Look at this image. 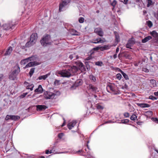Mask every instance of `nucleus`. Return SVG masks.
<instances>
[{
	"label": "nucleus",
	"mask_w": 158,
	"mask_h": 158,
	"mask_svg": "<svg viewBox=\"0 0 158 158\" xmlns=\"http://www.w3.org/2000/svg\"><path fill=\"white\" fill-rule=\"evenodd\" d=\"M14 70L10 73L9 78L10 80H14L16 79L17 76L20 72V69L19 65L17 64L14 67Z\"/></svg>",
	"instance_id": "1"
},
{
	"label": "nucleus",
	"mask_w": 158,
	"mask_h": 158,
	"mask_svg": "<svg viewBox=\"0 0 158 158\" xmlns=\"http://www.w3.org/2000/svg\"><path fill=\"white\" fill-rule=\"evenodd\" d=\"M40 41L42 45L44 47L51 45L52 42L50 36L48 34L44 35Z\"/></svg>",
	"instance_id": "2"
},
{
	"label": "nucleus",
	"mask_w": 158,
	"mask_h": 158,
	"mask_svg": "<svg viewBox=\"0 0 158 158\" xmlns=\"http://www.w3.org/2000/svg\"><path fill=\"white\" fill-rule=\"evenodd\" d=\"M107 90L108 92H110L114 94L119 93L118 91L115 86L111 84H109L107 86Z\"/></svg>",
	"instance_id": "3"
},
{
	"label": "nucleus",
	"mask_w": 158,
	"mask_h": 158,
	"mask_svg": "<svg viewBox=\"0 0 158 158\" xmlns=\"http://www.w3.org/2000/svg\"><path fill=\"white\" fill-rule=\"evenodd\" d=\"M69 3V0H62L59 5V11L61 12L65 9L66 6Z\"/></svg>",
	"instance_id": "4"
},
{
	"label": "nucleus",
	"mask_w": 158,
	"mask_h": 158,
	"mask_svg": "<svg viewBox=\"0 0 158 158\" xmlns=\"http://www.w3.org/2000/svg\"><path fill=\"white\" fill-rule=\"evenodd\" d=\"M56 95V94L49 91H46L44 94V96L46 99H53Z\"/></svg>",
	"instance_id": "5"
},
{
	"label": "nucleus",
	"mask_w": 158,
	"mask_h": 158,
	"mask_svg": "<svg viewBox=\"0 0 158 158\" xmlns=\"http://www.w3.org/2000/svg\"><path fill=\"white\" fill-rule=\"evenodd\" d=\"M15 24H12V22L4 24L3 25V27L4 29L6 30H9L10 29H13L14 28Z\"/></svg>",
	"instance_id": "6"
},
{
	"label": "nucleus",
	"mask_w": 158,
	"mask_h": 158,
	"mask_svg": "<svg viewBox=\"0 0 158 158\" xmlns=\"http://www.w3.org/2000/svg\"><path fill=\"white\" fill-rule=\"evenodd\" d=\"M20 118V117L18 115H7L5 118L6 120L11 119L12 120L16 121Z\"/></svg>",
	"instance_id": "7"
},
{
	"label": "nucleus",
	"mask_w": 158,
	"mask_h": 158,
	"mask_svg": "<svg viewBox=\"0 0 158 158\" xmlns=\"http://www.w3.org/2000/svg\"><path fill=\"white\" fill-rule=\"evenodd\" d=\"M58 74L61 75V77H69V72L68 70H66L58 72Z\"/></svg>",
	"instance_id": "8"
},
{
	"label": "nucleus",
	"mask_w": 158,
	"mask_h": 158,
	"mask_svg": "<svg viewBox=\"0 0 158 158\" xmlns=\"http://www.w3.org/2000/svg\"><path fill=\"white\" fill-rule=\"evenodd\" d=\"M34 57L32 56L25 59L22 60L21 61V64L22 65H24L28 63L29 61H33L34 60Z\"/></svg>",
	"instance_id": "9"
},
{
	"label": "nucleus",
	"mask_w": 158,
	"mask_h": 158,
	"mask_svg": "<svg viewBox=\"0 0 158 158\" xmlns=\"http://www.w3.org/2000/svg\"><path fill=\"white\" fill-rule=\"evenodd\" d=\"M40 64V63L36 62L35 61L31 62L27 64L26 66L24 67V69H26L30 67L34 66H36L39 65Z\"/></svg>",
	"instance_id": "10"
},
{
	"label": "nucleus",
	"mask_w": 158,
	"mask_h": 158,
	"mask_svg": "<svg viewBox=\"0 0 158 158\" xmlns=\"http://www.w3.org/2000/svg\"><path fill=\"white\" fill-rule=\"evenodd\" d=\"M106 41V40L103 38H99L93 40L92 42L94 44L103 43Z\"/></svg>",
	"instance_id": "11"
},
{
	"label": "nucleus",
	"mask_w": 158,
	"mask_h": 158,
	"mask_svg": "<svg viewBox=\"0 0 158 158\" xmlns=\"http://www.w3.org/2000/svg\"><path fill=\"white\" fill-rule=\"evenodd\" d=\"M151 35L155 38V42L158 45V33L155 31L151 32Z\"/></svg>",
	"instance_id": "12"
},
{
	"label": "nucleus",
	"mask_w": 158,
	"mask_h": 158,
	"mask_svg": "<svg viewBox=\"0 0 158 158\" xmlns=\"http://www.w3.org/2000/svg\"><path fill=\"white\" fill-rule=\"evenodd\" d=\"M94 32L100 36H102L103 35V32L102 29L100 28H97L95 29Z\"/></svg>",
	"instance_id": "13"
},
{
	"label": "nucleus",
	"mask_w": 158,
	"mask_h": 158,
	"mask_svg": "<svg viewBox=\"0 0 158 158\" xmlns=\"http://www.w3.org/2000/svg\"><path fill=\"white\" fill-rule=\"evenodd\" d=\"M37 38V35L36 33L32 34L30 36V40L33 43H35Z\"/></svg>",
	"instance_id": "14"
},
{
	"label": "nucleus",
	"mask_w": 158,
	"mask_h": 158,
	"mask_svg": "<svg viewBox=\"0 0 158 158\" xmlns=\"http://www.w3.org/2000/svg\"><path fill=\"white\" fill-rule=\"evenodd\" d=\"M36 110L37 111H41L45 110L47 108V107L43 105H38L36 106Z\"/></svg>",
	"instance_id": "15"
},
{
	"label": "nucleus",
	"mask_w": 158,
	"mask_h": 158,
	"mask_svg": "<svg viewBox=\"0 0 158 158\" xmlns=\"http://www.w3.org/2000/svg\"><path fill=\"white\" fill-rule=\"evenodd\" d=\"M96 107L97 109L102 110L104 108L105 105L102 103H99L96 105Z\"/></svg>",
	"instance_id": "16"
},
{
	"label": "nucleus",
	"mask_w": 158,
	"mask_h": 158,
	"mask_svg": "<svg viewBox=\"0 0 158 158\" xmlns=\"http://www.w3.org/2000/svg\"><path fill=\"white\" fill-rule=\"evenodd\" d=\"M43 91V89L42 85H39L38 88L35 90V92L38 94H41Z\"/></svg>",
	"instance_id": "17"
},
{
	"label": "nucleus",
	"mask_w": 158,
	"mask_h": 158,
	"mask_svg": "<svg viewBox=\"0 0 158 158\" xmlns=\"http://www.w3.org/2000/svg\"><path fill=\"white\" fill-rule=\"evenodd\" d=\"M134 43V40L133 39H131L129 40L127 43L126 44V47L128 48H131V47L133 44Z\"/></svg>",
	"instance_id": "18"
},
{
	"label": "nucleus",
	"mask_w": 158,
	"mask_h": 158,
	"mask_svg": "<svg viewBox=\"0 0 158 158\" xmlns=\"http://www.w3.org/2000/svg\"><path fill=\"white\" fill-rule=\"evenodd\" d=\"M82 84V82L80 80H77L75 83L71 87V89H75V87H77L79 85H81Z\"/></svg>",
	"instance_id": "19"
},
{
	"label": "nucleus",
	"mask_w": 158,
	"mask_h": 158,
	"mask_svg": "<svg viewBox=\"0 0 158 158\" xmlns=\"http://www.w3.org/2000/svg\"><path fill=\"white\" fill-rule=\"evenodd\" d=\"M50 75V73H49L45 75L40 76L38 78V79L39 80H45Z\"/></svg>",
	"instance_id": "20"
},
{
	"label": "nucleus",
	"mask_w": 158,
	"mask_h": 158,
	"mask_svg": "<svg viewBox=\"0 0 158 158\" xmlns=\"http://www.w3.org/2000/svg\"><path fill=\"white\" fill-rule=\"evenodd\" d=\"M136 104L138 106L141 108L148 107L150 106L147 103H137Z\"/></svg>",
	"instance_id": "21"
},
{
	"label": "nucleus",
	"mask_w": 158,
	"mask_h": 158,
	"mask_svg": "<svg viewBox=\"0 0 158 158\" xmlns=\"http://www.w3.org/2000/svg\"><path fill=\"white\" fill-rule=\"evenodd\" d=\"M13 50L12 48L11 47H9L7 49L6 53L4 54L5 56L9 55Z\"/></svg>",
	"instance_id": "22"
},
{
	"label": "nucleus",
	"mask_w": 158,
	"mask_h": 158,
	"mask_svg": "<svg viewBox=\"0 0 158 158\" xmlns=\"http://www.w3.org/2000/svg\"><path fill=\"white\" fill-rule=\"evenodd\" d=\"M152 39V37L151 36H148L145 37L144 39H143L142 40V42L143 43H145L148 40H151Z\"/></svg>",
	"instance_id": "23"
},
{
	"label": "nucleus",
	"mask_w": 158,
	"mask_h": 158,
	"mask_svg": "<svg viewBox=\"0 0 158 158\" xmlns=\"http://www.w3.org/2000/svg\"><path fill=\"white\" fill-rule=\"evenodd\" d=\"M70 31V34L73 35H80V33L74 30H72Z\"/></svg>",
	"instance_id": "24"
},
{
	"label": "nucleus",
	"mask_w": 158,
	"mask_h": 158,
	"mask_svg": "<svg viewBox=\"0 0 158 158\" xmlns=\"http://www.w3.org/2000/svg\"><path fill=\"white\" fill-rule=\"evenodd\" d=\"M150 85L152 87H155L156 86V81L152 79L150 80Z\"/></svg>",
	"instance_id": "25"
},
{
	"label": "nucleus",
	"mask_w": 158,
	"mask_h": 158,
	"mask_svg": "<svg viewBox=\"0 0 158 158\" xmlns=\"http://www.w3.org/2000/svg\"><path fill=\"white\" fill-rule=\"evenodd\" d=\"M77 122L75 120H73L71 123H70V130L72 129L75 126Z\"/></svg>",
	"instance_id": "26"
},
{
	"label": "nucleus",
	"mask_w": 158,
	"mask_h": 158,
	"mask_svg": "<svg viewBox=\"0 0 158 158\" xmlns=\"http://www.w3.org/2000/svg\"><path fill=\"white\" fill-rule=\"evenodd\" d=\"M152 112L151 111H146L145 113V115L147 117H150L152 115Z\"/></svg>",
	"instance_id": "27"
},
{
	"label": "nucleus",
	"mask_w": 158,
	"mask_h": 158,
	"mask_svg": "<svg viewBox=\"0 0 158 158\" xmlns=\"http://www.w3.org/2000/svg\"><path fill=\"white\" fill-rule=\"evenodd\" d=\"M89 89H91L94 92H96L97 89V88L96 87L91 85H89Z\"/></svg>",
	"instance_id": "28"
},
{
	"label": "nucleus",
	"mask_w": 158,
	"mask_h": 158,
	"mask_svg": "<svg viewBox=\"0 0 158 158\" xmlns=\"http://www.w3.org/2000/svg\"><path fill=\"white\" fill-rule=\"evenodd\" d=\"M71 70L73 73L76 72L78 70V68L76 66L74 65L71 67Z\"/></svg>",
	"instance_id": "29"
},
{
	"label": "nucleus",
	"mask_w": 158,
	"mask_h": 158,
	"mask_svg": "<svg viewBox=\"0 0 158 158\" xmlns=\"http://www.w3.org/2000/svg\"><path fill=\"white\" fill-rule=\"evenodd\" d=\"M35 43H33L31 42V41L30 40L26 44V46L27 47H29L34 44Z\"/></svg>",
	"instance_id": "30"
},
{
	"label": "nucleus",
	"mask_w": 158,
	"mask_h": 158,
	"mask_svg": "<svg viewBox=\"0 0 158 158\" xmlns=\"http://www.w3.org/2000/svg\"><path fill=\"white\" fill-rule=\"evenodd\" d=\"M34 87V85L33 84L28 85L27 86V89H30L31 91L33 89V88Z\"/></svg>",
	"instance_id": "31"
},
{
	"label": "nucleus",
	"mask_w": 158,
	"mask_h": 158,
	"mask_svg": "<svg viewBox=\"0 0 158 158\" xmlns=\"http://www.w3.org/2000/svg\"><path fill=\"white\" fill-rule=\"evenodd\" d=\"M35 68H32L31 69L30 71L29 72V75L30 77L32 76L33 73L34 72Z\"/></svg>",
	"instance_id": "32"
},
{
	"label": "nucleus",
	"mask_w": 158,
	"mask_h": 158,
	"mask_svg": "<svg viewBox=\"0 0 158 158\" xmlns=\"http://www.w3.org/2000/svg\"><path fill=\"white\" fill-rule=\"evenodd\" d=\"M130 119L131 120L135 121V120L137 118V116L135 114H133L132 115V116L130 118Z\"/></svg>",
	"instance_id": "33"
},
{
	"label": "nucleus",
	"mask_w": 158,
	"mask_h": 158,
	"mask_svg": "<svg viewBox=\"0 0 158 158\" xmlns=\"http://www.w3.org/2000/svg\"><path fill=\"white\" fill-rule=\"evenodd\" d=\"M89 78L90 80H92L94 82H95L96 80L95 77L93 75H90L89 76Z\"/></svg>",
	"instance_id": "34"
},
{
	"label": "nucleus",
	"mask_w": 158,
	"mask_h": 158,
	"mask_svg": "<svg viewBox=\"0 0 158 158\" xmlns=\"http://www.w3.org/2000/svg\"><path fill=\"white\" fill-rule=\"evenodd\" d=\"M148 2L147 7H148L152 4V2L151 0H147Z\"/></svg>",
	"instance_id": "35"
},
{
	"label": "nucleus",
	"mask_w": 158,
	"mask_h": 158,
	"mask_svg": "<svg viewBox=\"0 0 158 158\" xmlns=\"http://www.w3.org/2000/svg\"><path fill=\"white\" fill-rule=\"evenodd\" d=\"M116 77L118 80H120L122 78V76L121 74L118 73L116 74Z\"/></svg>",
	"instance_id": "36"
},
{
	"label": "nucleus",
	"mask_w": 158,
	"mask_h": 158,
	"mask_svg": "<svg viewBox=\"0 0 158 158\" xmlns=\"http://www.w3.org/2000/svg\"><path fill=\"white\" fill-rule=\"evenodd\" d=\"M79 66L81 69L85 70L84 66L82 63H80L79 64Z\"/></svg>",
	"instance_id": "37"
},
{
	"label": "nucleus",
	"mask_w": 158,
	"mask_h": 158,
	"mask_svg": "<svg viewBox=\"0 0 158 158\" xmlns=\"http://www.w3.org/2000/svg\"><path fill=\"white\" fill-rule=\"evenodd\" d=\"M129 120L127 119L122 120H121V122L120 123L126 124L127 123H128L129 122Z\"/></svg>",
	"instance_id": "38"
},
{
	"label": "nucleus",
	"mask_w": 158,
	"mask_h": 158,
	"mask_svg": "<svg viewBox=\"0 0 158 158\" xmlns=\"http://www.w3.org/2000/svg\"><path fill=\"white\" fill-rule=\"evenodd\" d=\"M122 74L123 75V77H124V78L126 80H127L129 79V78H128V76L127 75V74H126L123 72Z\"/></svg>",
	"instance_id": "39"
},
{
	"label": "nucleus",
	"mask_w": 158,
	"mask_h": 158,
	"mask_svg": "<svg viewBox=\"0 0 158 158\" xmlns=\"http://www.w3.org/2000/svg\"><path fill=\"white\" fill-rule=\"evenodd\" d=\"M102 61H97L95 63V64L98 66H101L102 64Z\"/></svg>",
	"instance_id": "40"
},
{
	"label": "nucleus",
	"mask_w": 158,
	"mask_h": 158,
	"mask_svg": "<svg viewBox=\"0 0 158 158\" xmlns=\"http://www.w3.org/2000/svg\"><path fill=\"white\" fill-rule=\"evenodd\" d=\"M84 19L83 17H80L78 19V21L80 23H82L84 22Z\"/></svg>",
	"instance_id": "41"
},
{
	"label": "nucleus",
	"mask_w": 158,
	"mask_h": 158,
	"mask_svg": "<svg viewBox=\"0 0 158 158\" xmlns=\"http://www.w3.org/2000/svg\"><path fill=\"white\" fill-rule=\"evenodd\" d=\"M147 25L149 27H151L152 26V23L151 21H148L147 22Z\"/></svg>",
	"instance_id": "42"
},
{
	"label": "nucleus",
	"mask_w": 158,
	"mask_h": 158,
	"mask_svg": "<svg viewBox=\"0 0 158 158\" xmlns=\"http://www.w3.org/2000/svg\"><path fill=\"white\" fill-rule=\"evenodd\" d=\"M111 46L109 45H105L103 46L104 50L109 49Z\"/></svg>",
	"instance_id": "43"
},
{
	"label": "nucleus",
	"mask_w": 158,
	"mask_h": 158,
	"mask_svg": "<svg viewBox=\"0 0 158 158\" xmlns=\"http://www.w3.org/2000/svg\"><path fill=\"white\" fill-rule=\"evenodd\" d=\"M60 80H56L54 82V85H58L60 84Z\"/></svg>",
	"instance_id": "44"
},
{
	"label": "nucleus",
	"mask_w": 158,
	"mask_h": 158,
	"mask_svg": "<svg viewBox=\"0 0 158 158\" xmlns=\"http://www.w3.org/2000/svg\"><path fill=\"white\" fill-rule=\"evenodd\" d=\"M152 120L156 123H158V118H152Z\"/></svg>",
	"instance_id": "45"
},
{
	"label": "nucleus",
	"mask_w": 158,
	"mask_h": 158,
	"mask_svg": "<svg viewBox=\"0 0 158 158\" xmlns=\"http://www.w3.org/2000/svg\"><path fill=\"white\" fill-rule=\"evenodd\" d=\"M123 115L125 117L128 118L129 116V114L128 112H125L124 113Z\"/></svg>",
	"instance_id": "46"
},
{
	"label": "nucleus",
	"mask_w": 158,
	"mask_h": 158,
	"mask_svg": "<svg viewBox=\"0 0 158 158\" xmlns=\"http://www.w3.org/2000/svg\"><path fill=\"white\" fill-rule=\"evenodd\" d=\"M117 3V2L116 0H114L113 2H112V3H111V5L112 6H113L114 7L116 4Z\"/></svg>",
	"instance_id": "47"
},
{
	"label": "nucleus",
	"mask_w": 158,
	"mask_h": 158,
	"mask_svg": "<svg viewBox=\"0 0 158 158\" xmlns=\"http://www.w3.org/2000/svg\"><path fill=\"white\" fill-rule=\"evenodd\" d=\"M149 98L152 100H155L157 99V98H156L155 97L151 95L149 96Z\"/></svg>",
	"instance_id": "48"
},
{
	"label": "nucleus",
	"mask_w": 158,
	"mask_h": 158,
	"mask_svg": "<svg viewBox=\"0 0 158 158\" xmlns=\"http://www.w3.org/2000/svg\"><path fill=\"white\" fill-rule=\"evenodd\" d=\"M142 70L146 73H148L149 72V70L145 68H143L142 69Z\"/></svg>",
	"instance_id": "49"
},
{
	"label": "nucleus",
	"mask_w": 158,
	"mask_h": 158,
	"mask_svg": "<svg viewBox=\"0 0 158 158\" xmlns=\"http://www.w3.org/2000/svg\"><path fill=\"white\" fill-rule=\"evenodd\" d=\"M121 2H123L125 4H127L128 3V0H119Z\"/></svg>",
	"instance_id": "50"
},
{
	"label": "nucleus",
	"mask_w": 158,
	"mask_h": 158,
	"mask_svg": "<svg viewBox=\"0 0 158 158\" xmlns=\"http://www.w3.org/2000/svg\"><path fill=\"white\" fill-rule=\"evenodd\" d=\"M63 135V133H59L58 135V137L59 138L61 139Z\"/></svg>",
	"instance_id": "51"
},
{
	"label": "nucleus",
	"mask_w": 158,
	"mask_h": 158,
	"mask_svg": "<svg viewBox=\"0 0 158 158\" xmlns=\"http://www.w3.org/2000/svg\"><path fill=\"white\" fill-rule=\"evenodd\" d=\"M135 109L134 108L132 107L131 106L130 107V111L131 112H133L134 111Z\"/></svg>",
	"instance_id": "52"
},
{
	"label": "nucleus",
	"mask_w": 158,
	"mask_h": 158,
	"mask_svg": "<svg viewBox=\"0 0 158 158\" xmlns=\"http://www.w3.org/2000/svg\"><path fill=\"white\" fill-rule=\"evenodd\" d=\"M116 40L117 42H118L119 41V38L118 36L116 35Z\"/></svg>",
	"instance_id": "53"
},
{
	"label": "nucleus",
	"mask_w": 158,
	"mask_h": 158,
	"mask_svg": "<svg viewBox=\"0 0 158 158\" xmlns=\"http://www.w3.org/2000/svg\"><path fill=\"white\" fill-rule=\"evenodd\" d=\"M99 49V46L97 47L94 48V50L95 51H98Z\"/></svg>",
	"instance_id": "54"
},
{
	"label": "nucleus",
	"mask_w": 158,
	"mask_h": 158,
	"mask_svg": "<svg viewBox=\"0 0 158 158\" xmlns=\"http://www.w3.org/2000/svg\"><path fill=\"white\" fill-rule=\"evenodd\" d=\"M99 49L101 51H102L104 50L103 46H99Z\"/></svg>",
	"instance_id": "55"
},
{
	"label": "nucleus",
	"mask_w": 158,
	"mask_h": 158,
	"mask_svg": "<svg viewBox=\"0 0 158 158\" xmlns=\"http://www.w3.org/2000/svg\"><path fill=\"white\" fill-rule=\"evenodd\" d=\"M117 70L118 71L120 72L121 73H123V72L119 68H117Z\"/></svg>",
	"instance_id": "56"
},
{
	"label": "nucleus",
	"mask_w": 158,
	"mask_h": 158,
	"mask_svg": "<svg viewBox=\"0 0 158 158\" xmlns=\"http://www.w3.org/2000/svg\"><path fill=\"white\" fill-rule=\"evenodd\" d=\"M3 75L2 74H0V81H1L2 79Z\"/></svg>",
	"instance_id": "57"
},
{
	"label": "nucleus",
	"mask_w": 158,
	"mask_h": 158,
	"mask_svg": "<svg viewBox=\"0 0 158 158\" xmlns=\"http://www.w3.org/2000/svg\"><path fill=\"white\" fill-rule=\"evenodd\" d=\"M154 94L155 96H158V91L157 92H154Z\"/></svg>",
	"instance_id": "58"
},
{
	"label": "nucleus",
	"mask_w": 158,
	"mask_h": 158,
	"mask_svg": "<svg viewBox=\"0 0 158 158\" xmlns=\"http://www.w3.org/2000/svg\"><path fill=\"white\" fill-rule=\"evenodd\" d=\"M119 50V48L118 47L117 48L116 50V53H117L118 52Z\"/></svg>",
	"instance_id": "59"
},
{
	"label": "nucleus",
	"mask_w": 158,
	"mask_h": 158,
	"mask_svg": "<svg viewBox=\"0 0 158 158\" xmlns=\"http://www.w3.org/2000/svg\"><path fill=\"white\" fill-rule=\"evenodd\" d=\"M117 57V53L115 54L113 56V57L114 59H115Z\"/></svg>",
	"instance_id": "60"
},
{
	"label": "nucleus",
	"mask_w": 158,
	"mask_h": 158,
	"mask_svg": "<svg viewBox=\"0 0 158 158\" xmlns=\"http://www.w3.org/2000/svg\"><path fill=\"white\" fill-rule=\"evenodd\" d=\"M27 94V93H26V94H23V95H21V97L22 98H24V97Z\"/></svg>",
	"instance_id": "61"
},
{
	"label": "nucleus",
	"mask_w": 158,
	"mask_h": 158,
	"mask_svg": "<svg viewBox=\"0 0 158 158\" xmlns=\"http://www.w3.org/2000/svg\"><path fill=\"white\" fill-rule=\"evenodd\" d=\"M45 153L46 154H48L49 153V152L48 150H46L45 151Z\"/></svg>",
	"instance_id": "62"
},
{
	"label": "nucleus",
	"mask_w": 158,
	"mask_h": 158,
	"mask_svg": "<svg viewBox=\"0 0 158 158\" xmlns=\"http://www.w3.org/2000/svg\"><path fill=\"white\" fill-rule=\"evenodd\" d=\"M65 120L64 121L63 123L61 125V127H63L65 125Z\"/></svg>",
	"instance_id": "63"
},
{
	"label": "nucleus",
	"mask_w": 158,
	"mask_h": 158,
	"mask_svg": "<svg viewBox=\"0 0 158 158\" xmlns=\"http://www.w3.org/2000/svg\"><path fill=\"white\" fill-rule=\"evenodd\" d=\"M77 127L76 129L75 130V131H71V132L73 133V132H76L77 131Z\"/></svg>",
	"instance_id": "64"
}]
</instances>
